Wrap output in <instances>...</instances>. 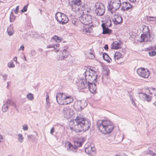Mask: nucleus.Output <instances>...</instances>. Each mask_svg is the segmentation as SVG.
<instances>
[{
    "label": "nucleus",
    "mask_w": 156,
    "mask_h": 156,
    "mask_svg": "<svg viewBox=\"0 0 156 156\" xmlns=\"http://www.w3.org/2000/svg\"><path fill=\"white\" fill-rule=\"evenodd\" d=\"M137 73L140 76L144 78H148L150 75L148 70L143 68H138L137 70Z\"/></svg>",
    "instance_id": "9"
},
{
    "label": "nucleus",
    "mask_w": 156,
    "mask_h": 156,
    "mask_svg": "<svg viewBox=\"0 0 156 156\" xmlns=\"http://www.w3.org/2000/svg\"><path fill=\"white\" fill-rule=\"evenodd\" d=\"M7 32L9 36H11L14 33V31L13 29V27L11 25L9 26L8 27Z\"/></svg>",
    "instance_id": "25"
},
{
    "label": "nucleus",
    "mask_w": 156,
    "mask_h": 156,
    "mask_svg": "<svg viewBox=\"0 0 156 156\" xmlns=\"http://www.w3.org/2000/svg\"><path fill=\"white\" fill-rule=\"evenodd\" d=\"M129 1L131 2H133L136 1V0H129Z\"/></svg>",
    "instance_id": "57"
},
{
    "label": "nucleus",
    "mask_w": 156,
    "mask_h": 156,
    "mask_svg": "<svg viewBox=\"0 0 156 156\" xmlns=\"http://www.w3.org/2000/svg\"><path fill=\"white\" fill-rule=\"evenodd\" d=\"M97 126L99 131L105 134L111 133L114 128L112 122L108 120H98Z\"/></svg>",
    "instance_id": "2"
},
{
    "label": "nucleus",
    "mask_w": 156,
    "mask_h": 156,
    "mask_svg": "<svg viewBox=\"0 0 156 156\" xmlns=\"http://www.w3.org/2000/svg\"><path fill=\"white\" fill-rule=\"evenodd\" d=\"M75 146H77V147H81L82 144V143L81 142H77L75 143Z\"/></svg>",
    "instance_id": "41"
},
{
    "label": "nucleus",
    "mask_w": 156,
    "mask_h": 156,
    "mask_svg": "<svg viewBox=\"0 0 156 156\" xmlns=\"http://www.w3.org/2000/svg\"><path fill=\"white\" fill-rule=\"evenodd\" d=\"M154 105L156 106V101H155L154 103H153Z\"/></svg>",
    "instance_id": "61"
},
{
    "label": "nucleus",
    "mask_w": 156,
    "mask_h": 156,
    "mask_svg": "<svg viewBox=\"0 0 156 156\" xmlns=\"http://www.w3.org/2000/svg\"><path fill=\"white\" fill-rule=\"evenodd\" d=\"M46 102L47 105V108H49V107L50 106L48 104H49V101L48 100H46Z\"/></svg>",
    "instance_id": "51"
},
{
    "label": "nucleus",
    "mask_w": 156,
    "mask_h": 156,
    "mask_svg": "<svg viewBox=\"0 0 156 156\" xmlns=\"http://www.w3.org/2000/svg\"><path fill=\"white\" fill-rule=\"evenodd\" d=\"M95 83V82H94ZM90 91L92 93H94L96 90V84L94 83H93L92 82L89 81V84L87 87Z\"/></svg>",
    "instance_id": "19"
},
{
    "label": "nucleus",
    "mask_w": 156,
    "mask_h": 156,
    "mask_svg": "<svg viewBox=\"0 0 156 156\" xmlns=\"http://www.w3.org/2000/svg\"><path fill=\"white\" fill-rule=\"evenodd\" d=\"M95 149L93 145H90L85 147V152L89 155H92L95 154Z\"/></svg>",
    "instance_id": "16"
},
{
    "label": "nucleus",
    "mask_w": 156,
    "mask_h": 156,
    "mask_svg": "<svg viewBox=\"0 0 156 156\" xmlns=\"http://www.w3.org/2000/svg\"><path fill=\"white\" fill-rule=\"evenodd\" d=\"M53 39L55 40V41L58 42L61 41V38L60 37H59L58 36L55 35L53 37Z\"/></svg>",
    "instance_id": "33"
},
{
    "label": "nucleus",
    "mask_w": 156,
    "mask_h": 156,
    "mask_svg": "<svg viewBox=\"0 0 156 156\" xmlns=\"http://www.w3.org/2000/svg\"><path fill=\"white\" fill-rule=\"evenodd\" d=\"M121 5L120 0H112L108 5V10L111 12L113 13L114 11L118 9Z\"/></svg>",
    "instance_id": "5"
},
{
    "label": "nucleus",
    "mask_w": 156,
    "mask_h": 156,
    "mask_svg": "<svg viewBox=\"0 0 156 156\" xmlns=\"http://www.w3.org/2000/svg\"><path fill=\"white\" fill-rule=\"evenodd\" d=\"M19 6H18L16 7V9L14 11V12L16 14H17L19 11Z\"/></svg>",
    "instance_id": "48"
},
{
    "label": "nucleus",
    "mask_w": 156,
    "mask_h": 156,
    "mask_svg": "<svg viewBox=\"0 0 156 156\" xmlns=\"http://www.w3.org/2000/svg\"><path fill=\"white\" fill-rule=\"evenodd\" d=\"M48 99H49V97H48V95H47V96L46 97V100H48Z\"/></svg>",
    "instance_id": "59"
},
{
    "label": "nucleus",
    "mask_w": 156,
    "mask_h": 156,
    "mask_svg": "<svg viewBox=\"0 0 156 156\" xmlns=\"http://www.w3.org/2000/svg\"><path fill=\"white\" fill-rule=\"evenodd\" d=\"M112 20L115 24L117 25L122 22V19L118 13H116L114 15Z\"/></svg>",
    "instance_id": "15"
},
{
    "label": "nucleus",
    "mask_w": 156,
    "mask_h": 156,
    "mask_svg": "<svg viewBox=\"0 0 156 156\" xmlns=\"http://www.w3.org/2000/svg\"><path fill=\"white\" fill-rule=\"evenodd\" d=\"M71 5H81V0H72Z\"/></svg>",
    "instance_id": "31"
},
{
    "label": "nucleus",
    "mask_w": 156,
    "mask_h": 156,
    "mask_svg": "<svg viewBox=\"0 0 156 156\" xmlns=\"http://www.w3.org/2000/svg\"><path fill=\"white\" fill-rule=\"evenodd\" d=\"M147 49L150 51H153L156 49V47L155 46H151L147 48Z\"/></svg>",
    "instance_id": "38"
},
{
    "label": "nucleus",
    "mask_w": 156,
    "mask_h": 156,
    "mask_svg": "<svg viewBox=\"0 0 156 156\" xmlns=\"http://www.w3.org/2000/svg\"><path fill=\"white\" fill-rule=\"evenodd\" d=\"M90 54L91 55H92L91 56V58H94V55L93 54H91V53H90Z\"/></svg>",
    "instance_id": "56"
},
{
    "label": "nucleus",
    "mask_w": 156,
    "mask_h": 156,
    "mask_svg": "<svg viewBox=\"0 0 156 156\" xmlns=\"http://www.w3.org/2000/svg\"><path fill=\"white\" fill-rule=\"evenodd\" d=\"M54 130H55V129L53 127H52L51 129V131H50V133L51 134H52V135L53 134V133L54 132Z\"/></svg>",
    "instance_id": "49"
},
{
    "label": "nucleus",
    "mask_w": 156,
    "mask_h": 156,
    "mask_svg": "<svg viewBox=\"0 0 156 156\" xmlns=\"http://www.w3.org/2000/svg\"><path fill=\"white\" fill-rule=\"evenodd\" d=\"M146 94L143 93L142 92L139 93V96L140 98L144 100V98L145 97V95H146Z\"/></svg>",
    "instance_id": "34"
},
{
    "label": "nucleus",
    "mask_w": 156,
    "mask_h": 156,
    "mask_svg": "<svg viewBox=\"0 0 156 156\" xmlns=\"http://www.w3.org/2000/svg\"><path fill=\"white\" fill-rule=\"evenodd\" d=\"M89 81L81 79L78 80L77 82V85L78 89L80 90L86 88L88 87V85L89 84Z\"/></svg>",
    "instance_id": "10"
},
{
    "label": "nucleus",
    "mask_w": 156,
    "mask_h": 156,
    "mask_svg": "<svg viewBox=\"0 0 156 156\" xmlns=\"http://www.w3.org/2000/svg\"><path fill=\"white\" fill-rule=\"evenodd\" d=\"M103 59L107 62H110L112 61V59L110 58L108 55L106 53H104L103 54Z\"/></svg>",
    "instance_id": "29"
},
{
    "label": "nucleus",
    "mask_w": 156,
    "mask_h": 156,
    "mask_svg": "<svg viewBox=\"0 0 156 156\" xmlns=\"http://www.w3.org/2000/svg\"><path fill=\"white\" fill-rule=\"evenodd\" d=\"M62 55L61 57H60L59 59L61 60H62L66 58L68 55V52L65 49H64L62 52Z\"/></svg>",
    "instance_id": "28"
},
{
    "label": "nucleus",
    "mask_w": 156,
    "mask_h": 156,
    "mask_svg": "<svg viewBox=\"0 0 156 156\" xmlns=\"http://www.w3.org/2000/svg\"><path fill=\"white\" fill-rule=\"evenodd\" d=\"M24 47L23 45H21L20 47V48L19 49V50H20L21 49H22V51H23L24 50Z\"/></svg>",
    "instance_id": "50"
},
{
    "label": "nucleus",
    "mask_w": 156,
    "mask_h": 156,
    "mask_svg": "<svg viewBox=\"0 0 156 156\" xmlns=\"http://www.w3.org/2000/svg\"><path fill=\"white\" fill-rule=\"evenodd\" d=\"M119 156H128L125 154H123L122 155H120Z\"/></svg>",
    "instance_id": "58"
},
{
    "label": "nucleus",
    "mask_w": 156,
    "mask_h": 156,
    "mask_svg": "<svg viewBox=\"0 0 156 156\" xmlns=\"http://www.w3.org/2000/svg\"><path fill=\"white\" fill-rule=\"evenodd\" d=\"M72 10L75 12H78L80 14H82L84 9V7L81 5H71Z\"/></svg>",
    "instance_id": "12"
},
{
    "label": "nucleus",
    "mask_w": 156,
    "mask_h": 156,
    "mask_svg": "<svg viewBox=\"0 0 156 156\" xmlns=\"http://www.w3.org/2000/svg\"><path fill=\"white\" fill-rule=\"evenodd\" d=\"M145 97L144 98V101H146L147 102L150 101L152 100V97L151 96L148 95L147 94L145 95Z\"/></svg>",
    "instance_id": "32"
},
{
    "label": "nucleus",
    "mask_w": 156,
    "mask_h": 156,
    "mask_svg": "<svg viewBox=\"0 0 156 156\" xmlns=\"http://www.w3.org/2000/svg\"><path fill=\"white\" fill-rule=\"evenodd\" d=\"M18 139L20 143H22L23 142L24 138L22 134H20L18 135Z\"/></svg>",
    "instance_id": "35"
},
{
    "label": "nucleus",
    "mask_w": 156,
    "mask_h": 156,
    "mask_svg": "<svg viewBox=\"0 0 156 156\" xmlns=\"http://www.w3.org/2000/svg\"><path fill=\"white\" fill-rule=\"evenodd\" d=\"M70 129H71L72 130H73L72 129H73V128H72V127H70Z\"/></svg>",
    "instance_id": "63"
},
{
    "label": "nucleus",
    "mask_w": 156,
    "mask_h": 156,
    "mask_svg": "<svg viewBox=\"0 0 156 156\" xmlns=\"http://www.w3.org/2000/svg\"><path fill=\"white\" fill-rule=\"evenodd\" d=\"M89 24H83L82 28V31L84 33H90L93 31L92 27Z\"/></svg>",
    "instance_id": "18"
},
{
    "label": "nucleus",
    "mask_w": 156,
    "mask_h": 156,
    "mask_svg": "<svg viewBox=\"0 0 156 156\" xmlns=\"http://www.w3.org/2000/svg\"><path fill=\"white\" fill-rule=\"evenodd\" d=\"M66 94H65L58 93L56 94V98L57 102L60 105L64 104V101Z\"/></svg>",
    "instance_id": "11"
},
{
    "label": "nucleus",
    "mask_w": 156,
    "mask_h": 156,
    "mask_svg": "<svg viewBox=\"0 0 156 156\" xmlns=\"http://www.w3.org/2000/svg\"><path fill=\"white\" fill-rule=\"evenodd\" d=\"M13 13L12 12L10 14V16H13Z\"/></svg>",
    "instance_id": "60"
},
{
    "label": "nucleus",
    "mask_w": 156,
    "mask_h": 156,
    "mask_svg": "<svg viewBox=\"0 0 156 156\" xmlns=\"http://www.w3.org/2000/svg\"><path fill=\"white\" fill-rule=\"evenodd\" d=\"M15 18V16H10V20L11 22H13Z\"/></svg>",
    "instance_id": "45"
},
{
    "label": "nucleus",
    "mask_w": 156,
    "mask_h": 156,
    "mask_svg": "<svg viewBox=\"0 0 156 156\" xmlns=\"http://www.w3.org/2000/svg\"><path fill=\"white\" fill-rule=\"evenodd\" d=\"M66 144L68 145V150H69L73 152H76V150L77 148V146H73L70 142H68Z\"/></svg>",
    "instance_id": "23"
},
{
    "label": "nucleus",
    "mask_w": 156,
    "mask_h": 156,
    "mask_svg": "<svg viewBox=\"0 0 156 156\" xmlns=\"http://www.w3.org/2000/svg\"><path fill=\"white\" fill-rule=\"evenodd\" d=\"M76 21L77 20L75 18L73 19L72 20V24L75 26H77Z\"/></svg>",
    "instance_id": "42"
},
{
    "label": "nucleus",
    "mask_w": 156,
    "mask_h": 156,
    "mask_svg": "<svg viewBox=\"0 0 156 156\" xmlns=\"http://www.w3.org/2000/svg\"><path fill=\"white\" fill-rule=\"evenodd\" d=\"M143 34L140 36L141 41L140 42H146L149 41L150 39V35L148 27L147 26L145 27L144 29Z\"/></svg>",
    "instance_id": "8"
},
{
    "label": "nucleus",
    "mask_w": 156,
    "mask_h": 156,
    "mask_svg": "<svg viewBox=\"0 0 156 156\" xmlns=\"http://www.w3.org/2000/svg\"><path fill=\"white\" fill-rule=\"evenodd\" d=\"M8 66L9 68H13L15 67L13 62H10L8 63Z\"/></svg>",
    "instance_id": "39"
},
{
    "label": "nucleus",
    "mask_w": 156,
    "mask_h": 156,
    "mask_svg": "<svg viewBox=\"0 0 156 156\" xmlns=\"http://www.w3.org/2000/svg\"><path fill=\"white\" fill-rule=\"evenodd\" d=\"M59 44H56L49 45L47 46V48H52L55 50V51L58 52L59 51Z\"/></svg>",
    "instance_id": "24"
},
{
    "label": "nucleus",
    "mask_w": 156,
    "mask_h": 156,
    "mask_svg": "<svg viewBox=\"0 0 156 156\" xmlns=\"http://www.w3.org/2000/svg\"><path fill=\"white\" fill-rule=\"evenodd\" d=\"M3 77H4V79L5 80L7 79V75H5L4 76H3Z\"/></svg>",
    "instance_id": "54"
},
{
    "label": "nucleus",
    "mask_w": 156,
    "mask_h": 156,
    "mask_svg": "<svg viewBox=\"0 0 156 156\" xmlns=\"http://www.w3.org/2000/svg\"><path fill=\"white\" fill-rule=\"evenodd\" d=\"M28 126L27 124L23 126V130H27L28 129Z\"/></svg>",
    "instance_id": "43"
},
{
    "label": "nucleus",
    "mask_w": 156,
    "mask_h": 156,
    "mask_svg": "<svg viewBox=\"0 0 156 156\" xmlns=\"http://www.w3.org/2000/svg\"><path fill=\"white\" fill-rule=\"evenodd\" d=\"M86 80L93 83L97 80V75L96 72L93 69L87 68L84 72Z\"/></svg>",
    "instance_id": "4"
},
{
    "label": "nucleus",
    "mask_w": 156,
    "mask_h": 156,
    "mask_svg": "<svg viewBox=\"0 0 156 156\" xmlns=\"http://www.w3.org/2000/svg\"><path fill=\"white\" fill-rule=\"evenodd\" d=\"M148 153L151 154L153 155V156H154V154H156L155 153H154L153 151H152L151 150L149 151L148 152Z\"/></svg>",
    "instance_id": "47"
},
{
    "label": "nucleus",
    "mask_w": 156,
    "mask_h": 156,
    "mask_svg": "<svg viewBox=\"0 0 156 156\" xmlns=\"http://www.w3.org/2000/svg\"><path fill=\"white\" fill-rule=\"evenodd\" d=\"M131 101L132 102V105L135 107L136 106V105L135 102L134 101V100L133 98H131Z\"/></svg>",
    "instance_id": "46"
},
{
    "label": "nucleus",
    "mask_w": 156,
    "mask_h": 156,
    "mask_svg": "<svg viewBox=\"0 0 156 156\" xmlns=\"http://www.w3.org/2000/svg\"><path fill=\"white\" fill-rule=\"evenodd\" d=\"M132 7V5L128 2H123L122 3L121 9L123 10H129Z\"/></svg>",
    "instance_id": "21"
},
{
    "label": "nucleus",
    "mask_w": 156,
    "mask_h": 156,
    "mask_svg": "<svg viewBox=\"0 0 156 156\" xmlns=\"http://www.w3.org/2000/svg\"><path fill=\"white\" fill-rule=\"evenodd\" d=\"M24 59L25 60V61H26L27 60V59L26 58V57L24 56Z\"/></svg>",
    "instance_id": "62"
},
{
    "label": "nucleus",
    "mask_w": 156,
    "mask_h": 156,
    "mask_svg": "<svg viewBox=\"0 0 156 156\" xmlns=\"http://www.w3.org/2000/svg\"><path fill=\"white\" fill-rule=\"evenodd\" d=\"M91 10L89 8H85L82 15L79 17L80 22L83 24H90L92 22L91 16L90 15Z\"/></svg>",
    "instance_id": "3"
},
{
    "label": "nucleus",
    "mask_w": 156,
    "mask_h": 156,
    "mask_svg": "<svg viewBox=\"0 0 156 156\" xmlns=\"http://www.w3.org/2000/svg\"><path fill=\"white\" fill-rule=\"evenodd\" d=\"M74 105H76L78 109H82L87 105V103L84 101H79L75 103Z\"/></svg>",
    "instance_id": "17"
},
{
    "label": "nucleus",
    "mask_w": 156,
    "mask_h": 156,
    "mask_svg": "<svg viewBox=\"0 0 156 156\" xmlns=\"http://www.w3.org/2000/svg\"><path fill=\"white\" fill-rule=\"evenodd\" d=\"M73 98L71 96H67L66 95L63 102V105L68 104L72 102L73 101Z\"/></svg>",
    "instance_id": "22"
},
{
    "label": "nucleus",
    "mask_w": 156,
    "mask_h": 156,
    "mask_svg": "<svg viewBox=\"0 0 156 156\" xmlns=\"http://www.w3.org/2000/svg\"><path fill=\"white\" fill-rule=\"evenodd\" d=\"M147 90L149 91L150 94H153L156 97V88L150 87L148 88Z\"/></svg>",
    "instance_id": "30"
},
{
    "label": "nucleus",
    "mask_w": 156,
    "mask_h": 156,
    "mask_svg": "<svg viewBox=\"0 0 156 156\" xmlns=\"http://www.w3.org/2000/svg\"><path fill=\"white\" fill-rule=\"evenodd\" d=\"M27 5L25 6L21 10V12H26L27 10Z\"/></svg>",
    "instance_id": "44"
},
{
    "label": "nucleus",
    "mask_w": 156,
    "mask_h": 156,
    "mask_svg": "<svg viewBox=\"0 0 156 156\" xmlns=\"http://www.w3.org/2000/svg\"><path fill=\"white\" fill-rule=\"evenodd\" d=\"M95 6V12L97 16H100L104 14L105 11V8L104 5L101 3H96Z\"/></svg>",
    "instance_id": "7"
},
{
    "label": "nucleus",
    "mask_w": 156,
    "mask_h": 156,
    "mask_svg": "<svg viewBox=\"0 0 156 156\" xmlns=\"http://www.w3.org/2000/svg\"><path fill=\"white\" fill-rule=\"evenodd\" d=\"M3 139V136L2 135L0 134V143L2 142V140Z\"/></svg>",
    "instance_id": "53"
},
{
    "label": "nucleus",
    "mask_w": 156,
    "mask_h": 156,
    "mask_svg": "<svg viewBox=\"0 0 156 156\" xmlns=\"http://www.w3.org/2000/svg\"><path fill=\"white\" fill-rule=\"evenodd\" d=\"M74 130L79 133L82 131L85 132L89 130L91 125L90 121L86 118L77 116L73 121Z\"/></svg>",
    "instance_id": "1"
},
{
    "label": "nucleus",
    "mask_w": 156,
    "mask_h": 156,
    "mask_svg": "<svg viewBox=\"0 0 156 156\" xmlns=\"http://www.w3.org/2000/svg\"><path fill=\"white\" fill-rule=\"evenodd\" d=\"M27 98L30 100H32L34 99L33 95L31 93H29L27 95Z\"/></svg>",
    "instance_id": "37"
},
{
    "label": "nucleus",
    "mask_w": 156,
    "mask_h": 156,
    "mask_svg": "<svg viewBox=\"0 0 156 156\" xmlns=\"http://www.w3.org/2000/svg\"><path fill=\"white\" fill-rule=\"evenodd\" d=\"M101 26L103 28V34H110L111 33L112 30L109 29L108 27H106L105 24L102 23Z\"/></svg>",
    "instance_id": "20"
},
{
    "label": "nucleus",
    "mask_w": 156,
    "mask_h": 156,
    "mask_svg": "<svg viewBox=\"0 0 156 156\" xmlns=\"http://www.w3.org/2000/svg\"><path fill=\"white\" fill-rule=\"evenodd\" d=\"M10 105H15V103L11 101L8 100L2 106V112H7L9 109V106Z\"/></svg>",
    "instance_id": "14"
},
{
    "label": "nucleus",
    "mask_w": 156,
    "mask_h": 156,
    "mask_svg": "<svg viewBox=\"0 0 156 156\" xmlns=\"http://www.w3.org/2000/svg\"><path fill=\"white\" fill-rule=\"evenodd\" d=\"M147 19L149 21H155L156 20V17L154 16H147Z\"/></svg>",
    "instance_id": "36"
},
{
    "label": "nucleus",
    "mask_w": 156,
    "mask_h": 156,
    "mask_svg": "<svg viewBox=\"0 0 156 156\" xmlns=\"http://www.w3.org/2000/svg\"><path fill=\"white\" fill-rule=\"evenodd\" d=\"M114 57L115 60H118L120 58L122 57V55L119 52L117 51L115 53Z\"/></svg>",
    "instance_id": "26"
},
{
    "label": "nucleus",
    "mask_w": 156,
    "mask_h": 156,
    "mask_svg": "<svg viewBox=\"0 0 156 156\" xmlns=\"http://www.w3.org/2000/svg\"><path fill=\"white\" fill-rule=\"evenodd\" d=\"M104 48L105 50H107L108 48V45L107 44L105 45L104 47Z\"/></svg>",
    "instance_id": "52"
},
{
    "label": "nucleus",
    "mask_w": 156,
    "mask_h": 156,
    "mask_svg": "<svg viewBox=\"0 0 156 156\" xmlns=\"http://www.w3.org/2000/svg\"><path fill=\"white\" fill-rule=\"evenodd\" d=\"M17 59V57L16 56L15 57L13 58L14 61L16 62Z\"/></svg>",
    "instance_id": "55"
},
{
    "label": "nucleus",
    "mask_w": 156,
    "mask_h": 156,
    "mask_svg": "<svg viewBox=\"0 0 156 156\" xmlns=\"http://www.w3.org/2000/svg\"><path fill=\"white\" fill-rule=\"evenodd\" d=\"M72 111V109H69L68 107H66L63 108L62 112L65 117L68 119L71 117L73 115V114L71 113V112Z\"/></svg>",
    "instance_id": "13"
},
{
    "label": "nucleus",
    "mask_w": 156,
    "mask_h": 156,
    "mask_svg": "<svg viewBox=\"0 0 156 156\" xmlns=\"http://www.w3.org/2000/svg\"><path fill=\"white\" fill-rule=\"evenodd\" d=\"M154 156H156V154H154Z\"/></svg>",
    "instance_id": "64"
},
{
    "label": "nucleus",
    "mask_w": 156,
    "mask_h": 156,
    "mask_svg": "<svg viewBox=\"0 0 156 156\" xmlns=\"http://www.w3.org/2000/svg\"><path fill=\"white\" fill-rule=\"evenodd\" d=\"M55 17L58 22L62 24L67 23L69 20L68 17L66 15L59 12L56 13Z\"/></svg>",
    "instance_id": "6"
},
{
    "label": "nucleus",
    "mask_w": 156,
    "mask_h": 156,
    "mask_svg": "<svg viewBox=\"0 0 156 156\" xmlns=\"http://www.w3.org/2000/svg\"><path fill=\"white\" fill-rule=\"evenodd\" d=\"M148 54L150 56H153L156 55V52L154 51H150Z\"/></svg>",
    "instance_id": "40"
},
{
    "label": "nucleus",
    "mask_w": 156,
    "mask_h": 156,
    "mask_svg": "<svg viewBox=\"0 0 156 156\" xmlns=\"http://www.w3.org/2000/svg\"><path fill=\"white\" fill-rule=\"evenodd\" d=\"M112 45V47L111 48L112 49H118L121 48V45L119 43L113 42Z\"/></svg>",
    "instance_id": "27"
}]
</instances>
